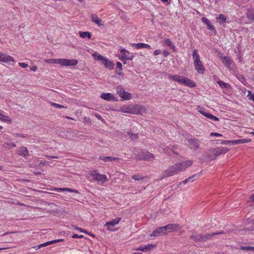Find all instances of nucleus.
<instances>
[{
  "label": "nucleus",
  "mask_w": 254,
  "mask_h": 254,
  "mask_svg": "<svg viewBox=\"0 0 254 254\" xmlns=\"http://www.w3.org/2000/svg\"><path fill=\"white\" fill-rule=\"evenodd\" d=\"M205 117H206V118H207L208 119L211 120H213V121H219V119L213 116L212 114L209 113H208L207 114H206V115H205Z\"/></svg>",
  "instance_id": "c9c22d12"
},
{
  "label": "nucleus",
  "mask_w": 254,
  "mask_h": 254,
  "mask_svg": "<svg viewBox=\"0 0 254 254\" xmlns=\"http://www.w3.org/2000/svg\"><path fill=\"white\" fill-rule=\"evenodd\" d=\"M183 171L182 165H181V163L176 164L166 169L162 174L161 179H162L166 177L173 176Z\"/></svg>",
  "instance_id": "20e7f679"
},
{
  "label": "nucleus",
  "mask_w": 254,
  "mask_h": 254,
  "mask_svg": "<svg viewBox=\"0 0 254 254\" xmlns=\"http://www.w3.org/2000/svg\"><path fill=\"white\" fill-rule=\"evenodd\" d=\"M93 115L99 120L101 121L103 123L105 122V120L102 117L97 113H94Z\"/></svg>",
  "instance_id": "de8ad7c7"
},
{
  "label": "nucleus",
  "mask_w": 254,
  "mask_h": 254,
  "mask_svg": "<svg viewBox=\"0 0 254 254\" xmlns=\"http://www.w3.org/2000/svg\"><path fill=\"white\" fill-rule=\"evenodd\" d=\"M201 21L207 25L208 29L214 32H216V30L214 29L213 25L211 24V22L208 19H207L206 17H203L201 18Z\"/></svg>",
  "instance_id": "dca6fc26"
},
{
  "label": "nucleus",
  "mask_w": 254,
  "mask_h": 254,
  "mask_svg": "<svg viewBox=\"0 0 254 254\" xmlns=\"http://www.w3.org/2000/svg\"><path fill=\"white\" fill-rule=\"evenodd\" d=\"M190 239L193 240L196 242H202V234L192 235L190 236Z\"/></svg>",
  "instance_id": "5701e85b"
},
{
  "label": "nucleus",
  "mask_w": 254,
  "mask_h": 254,
  "mask_svg": "<svg viewBox=\"0 0 254 254\" xmlns=\"http://www.w3.org/2000/svg\"><path fill=\"white\" fill-rule=\"evenodd\" d=\"M117 67L116 69V73L119 75L121 76H124V74L122 72V63L120 62H118L116 64Z\"/></svg>",
  "instance_id": "4be33fe9"
},
{
  "label": "nucleus",
  "mask_w": 254,
  "mask_h": 254,
  "mask_svg": "<svg viewBox=\"0 0 254 254\" xmlns=\"http://www.w3.org/2000/svg\"><path fill=\"white\" fill-rule=\"evenodd\" d=\"M13 136L14 137H19L21 138H26L28 136V134H22V133H14Z\"/></svg>",
  "instance_id": "79ce46f5"
},
{
  "label": "nucleus",
  "mask_w": 254,
  "mask_h": 254,
  "mask_svg": "<svg viewBox=\"0 0 254 254\" xmlns=\"http://www.w3.org/2000/svg\"><path fill=\"white\" fill-rule=\"evenodd\" d=\"M125 58H126V55H123V56H120L119 57V59L122 61H123V60H125Z\"/></svg>",
  "instance_id": "338daca9"
},
{
  "label": "nucleus",
  "mask_w": 254,
  "mask_h": 254,
  "mask_svg": "<svg viewBox=\"0 0 254 254\" xmlns=\"http://www.w3.org/2000/svg\"><path fill=\"white\" fill-rule=\"evenodd\" d=\"M169 78L179 83L188 86L192 88L195 86V83L188 77H184L183 76L175 75H171L169 77Z\"/></svg>",
  "instance_id": "423d86ee"
},
{
  "label": "nucleus",
  "mask_w": 254,
  "mask_h": 254,
  "mask_svg": "<svg viewBox=\"0 0 254 254\" xmlns=\"http://www.w3.org/2000/svg\"><path fill=\"white\" fill-rule=\"evenodd\" d=\"M120 52H121V53L122 54H125L126 53H128V51H127V50H126V49H121V51H120Z\"/></svg>",
  "instance_id": "0e129e2a"
},
{
  "label": "nucleus",
  "mask_w": 254,
  "mask_h": 254,
  "mask_svg": "<svg viewBox=\"0 0 254 254\" xmlns=\"http://www.w3.org/2000/svg\"><path fill=\"white\" fill-rule=\"evenodd\" d=\"M58 61V64L63 66L75 65L78 63V61L76 60H68L66 59H59Z\"/></svg>",
  "instance_id": "6e6552de"
},
{
  "label": "nucleus",
  "mask_w": 254,
  "mask_h": 254,
  "mask_svg": "<svg viewBox=\"0 0 254 254\" xmlns=\"http://www.w3.org/2000/svg\"><path fill=\"white\" fill-rule=\"evenodd\" d=\"M1 116H3V115L1 114H0V120L2 121L5 122H8L9 123L11 122V120L9 119V118L8 116H4V119H2Z\"/></svg>",
  "instance_id": "37998d69"
},
{
  "label": "nucleus",
  "mask_w": 254,
  "mask_h": 254,
  "mask_svg": "<svg viewBox=\"0 0 254 254\" xmlns=\"http://www.w3.org/2000/svg\"><path fill=\"white\" fill-rule=\"evenodd\" d=\"M64 135L67 140H72L77 137L76 133L73 131H67L64 133Z\"/></svg>",
  "instance_id": "2eb2a0df"
},
{
  "label": "nucleus",
  "mask_w": 254,
  "mask_h": 254,
  "mask_svg": "<svg viewBox=\"0 0 254 254\" xmlns=\"http://www.w3.org/2000/svg\"><path fill=\"white\" fill-rule=\"evenodd\" d=\"M66 190L67 191H69V192H75V193L79 192L77 190L72 189L68 188V190Z\"/></svg>",
  "instance_id": "13d9d810"
},
{
  "label": "nucleus",
  "mask_w": 254,
  "mask_h": 254,
  "mask_svg": "<svg viewBox=\"0 0 254 254\" xmlns=\"http://www.w3.org/2000/svg\"><path fill=\"white\" fill-rule=\"evenodd\" d=\"M91 21L96 23L99 26H103V24L101 22V20L98 18V16L95 14L91 15Z\"/></svg>",
  "instance_id": "6ab92c4d"
},
{
  "label": "nucleus",
  "mask_w": 254,
  "mask_h": 254,
  "mask_svg": "<svg viewBox=\"0 0 254 254\" xmlns=\"http://www.w3.org/2000/svg\"><path fill=\"white\" fill-rule=\"evenodd\" d=\"M176 228V225L174 224H168L166 226L159 227L154 231L152 232V233L150 235V237H158L160 236H162L165 234L167 232H170L171 230H174V229Z\"/></svg>",
  "instance_id": "39448f33"
},
{
  "label": "nucleus",
  "mask_w": 254,
  "mask_h": 254,
  "mask_svg": "<svg viewBox=\"0 0 254 254\" xmlns=\"http://www.w3.org/2000/svg\"><path fill=\"white\" fill-rule=\"evenodd\" d=\"M161 51L160 50H156V51H154V55L156 56V55H158L159 54H161Z\"/></svg>",
  "instance_id": "052dcab7"
},
{
  "label": "nucleus",
  "mask_w": 254,
  "mask_h": 254,
  "mask_svg": "<svg viewBox=\"0 0 254 254\" xmlns=\"http://www.w3.org/2000/svg\"><path fill=\"white\" fill-rule=\"evenodd\" d=\"M64 241V239H57V240H52V241H49V243L50 245H51V244H53L58 243L60 242H63Z\"/></svg>",
  "instance_id": "09e8293b"
},
{
  "label": "nucleus",
  "mask_w": 254,
  "mask_h": 254,
  "mask_svg": "<svg viewBox=\"0 0 254 254\" xmlns=\"http://www.w3.org/2000/svg\"><path fill=\"white\" fill-rule=\"evenodd\" d=\"M144 249H145L144 247L143 246H140L137 248L134 249V250L136 251H140L145 252Z\"/></svg>",
  "instance_id": "3c124183"
},
{
  "label": "nucleus",
  "mask_w": 254,
  "mask_h": 254,
  "mask_svg": "<svg viewBox=\"0 0 254 254\" xmlns=\"http://www.w3.org/2000/svg\"><path fill=\"white\" fill-rule=\"evenodd\" d=\"M210 136H222V135L221 134L218 133L211 132L210 133Z\"/></svg>",
  "instance_id": "5fc2aeb1"
},
{
  "label": "nucleus",
  "mask_w": 254,
  "mask_h": 254,
  "mask_svg": "<svg viewBox=\"0 0 254 254\" xmlns=\"http://www.w3.org/2000/svg\"><path fill=\"white\" fill-rule=\"evenodd\" d=\"M49 242H47L46 243H43L42 244H40L39 245V246H40V248H42V247H46V246H47L48 245H49Z\"/></svg>",
  "instance_id": "bf43d9fd"
},
{
  "label": "nucleus",
  "mask_w": 254,
  "mask_h": 254,
  "mask_svg": "<svg viewBox=\"0 0 254 254\" xmlns=\"http://www.w3.org/2000/svg\"><path fill=\"white\" fill-rule=\"evenodd\" d=\"M195 69L199 74H203L204 71V67L200 61L194 62Z\"/></svg>",
  "instance_id": "ddd939ff"
},
{
  "label": "nucleus",
  "mask_w": 254,
  "mask_h": 254,
  "mask_svg": "<svg viewBox=\"0 0 254 254\" xmlns=\"http://www.w3.org/2000/svg\"><path fill=\"white\" fill-rule=\"evenodd\" d=\"M93 176V179L98 182L101 181L102 182H105L107 181V178L105 175H101L97 173L96 171H93L91 174Z\"/></svg>",
  "instance_id": "9b49d317"
},
{
  "label": "nucleus",
  "mask_w": 254,
  "mask_h": 254,
  "mask_svg": "<svg viewBox=\"0 0 254 254\" xmlns=\"http://www.w3.org/2000/svg\"><path fill=\"white\" fill-rule=\"evenodd\" d=\"M228 150V148L224 147H217L216 148H212L206 151L204 156L206 157V160L207 162H210L215 159L220 154H225Z\"/></svg>",
  "instance_id": "f03ea898"
},
{
  "label": "nucleus",
  "mask_w": 254,
  "mask_h": 254,
  "mask_svg": "<svg viewBox=\"0 0 254 254\" xmlns=\"http://www.w3.org/2000/svg\"><path fill=\"white\" fill-rule=\"evenodd\" d=\"M217 21L220 24L224 23L226 22V17L222 14H220L216 18Z\"/></svg>",
  "instance_id": "c85d7f7f"
},
{
  "label": "nucleus",
  "mask_w": 254,
  "mask_h": 254,
  "mask_svg": "<svg viewBox=\"0 0 254 254\" xmlns=\"http://www.w3.org/2000/svg\"><path fill=\"white\" fill-rule=\"evenodd\" d=\"M0 62L6 63L9 65H13L15 61L12 57L0 53Z\"/></svg>",
  "instance_id": "1a4fd4ad"
},
{
  "label": "nucleus",
  "mask_w": 254,
  "mask_h": 254,
  "mask_svg": "<svg viewBox=\"0 0 254 254\" xmlns=\"http://www.w3.org/2000/svg\"><path fill=\"white\" fill-rule=\"evenodd\" d=\"M241 250L248 251H254V247L251 246H241Z\"/></svg>",
  "instance_id": "e433bc0d"
},
{
  "label": "nucleus",
  "mask_w": 254,
  "mask_h": 254,
  "mask_svg": "<svg viewBox=\"0 0 254 254\" xmlns=\"http://www.w3.org/2000/svg\"><path fill=\"white\" fill-rule=\"evenodd\" d=\"M190 145V148L193 150H197L200 145V141L197 138H190L188 140Z\"/></svg>",
  "instance_id": "9d476101"
},
{
  "label": "nucleus",
  "mask_w": 254,
  "mask_h": 254,
  "mask_svg": "<svg viewBox=\"0 0 254 254\" xmlns=\"http://www.w3.org/2000/svg\"><path fill=\"white\" fill-rule=\"evenodd\" d=\"M99 159L100 160H103L105 162L115 161V160H118L119 159L118 158H115V157H110V156H107V157L100 156Z\"/></svg>",
  "instance_id": "bb28decb"
},
{
  "label": "nucleus",
  "mask_w": 254,
  "mask_h": 254,
  "mask_svg": "<svg viewBox=\"0 0 254 254\" xmlns=\"http://www.w3.org/2000/svg\"><path fill=\"white\" fill-rule=\"evenodd\" d=\"M145 177H141L138 174L134 175L132 176V178L135 181H140L144 179Z\"/></svg>",
  "instance_id": "4c0bfd02"
},
{
  "label": "nucleus",
  "mask_w": 254,
  "mask_h": 254,
  "mask_svg": "<svg viewBox=\"0 0 254 254\" xmlns=\"http://www.w3.org/2000/svg\"><path fill=\"white\" fill-rule=\"evenodd\" d=\"M79 35L81 38H85L87 37L88 39H90L91 37V34L89 32H82L79 31Z\"/></svg>",
  "instance_id": "c756f323"
},
{
  "label": "nucleus",
  "mask_w": 254,
  "mask_h": 254,
  "mask_svg": "<svg viewBox=\"0 0 254 254\" xmlns=\"http://www.w3.org/2000/svg\"><path fill=\"white\" fill-rule=\"evenodd\" d=\"M51 106L55 107L57 108H65L66 107H64L63 105H60L55 103H51Z\"/></svg>",
  "instance_id": "c03bdc74"
},
{
  "label": "nucleus",
  "mask_w": 254,
  "mask_h": 254,
  "mask_svg": "<svg viewBox=\"0 0 254 254\" xmlns=\"http://www.w3.org/2000/svg\"><path fill=\"white\" fill-rule=\"evenodd\" d=\"M192 58L194 62L200 61L199 55L197 54V50L196 49H194L193 51Z\"/></svg>",
  "instance_id": "72a5a7b5"
},
{
  "label": "nucleus",
  "mask_w": 254,
  "mask_h": 254,
  "mask_svg": "<svg viewBox=\"0 0 254 254\" xmlns=\"http://www.w3.org/2000/svg\"><path fill=\"white\" fill-rule=\"evenodd\" d=\"M120 218H116L113 220H112L111 221L107 222L105 224L106 226H108L107 229L110 230L109 226L114 227L115 225L118 224L119 222L121 220Z\"/></svg>",
  "instance_id": "412c9836"
},
{
  "label": "nucleus",
  "mask_w": 254,
  "mask_h": 254,
  "mask_svg": "<svg viewBox=\"0 0 254 254\" xmlns=\"http://www.w3.org/2000/svg\"><path fill=\"white\" fill-rule=\"evenodd\" d=\"M58 59H51L46 60V62L49 64H58Z\"/></svg>",
  "instance_id": "a18cd8bd"
},
{
  "label": "nucleus",
  "mask_w": 254,
  "mask_h": 254,
  "mask_svg": "<svg viewBox=\"0 0 254 254\" xmlns=\"http://www.w3.org/2000/svg\"><path fill=\"white\" fill-rule=\"evenodd\" d=\"M163 55L164 57H167L170 55V52L168 51L165 50L163 52Z\"/></svg>",
  "instance_id": "4d7b16f0"
},
{
  "label": "nucleus",
  "mask_w": 254,
  "mask_h": 254,
  "mask_svg": "<svg viewBox=\"0 0 254 254\" xmlns=\"http://www.w3.org/2000/svg\"><path fill=\"white\" fill-rule=\"evenodd\" d=\"M247 16L249 19L254 22V9L249 10L247 13Z\"/></svg>",
  "instance_id": "473e14b6"
},
{
  "label": "nucleus",
  "mask_w": 254,
  "mask_h": 254,
  "mask_svg": "<svg viewBox=\"0 0 254 254\" xmlns=\"http://www.w3.org/2000/svg\"><path fill=\"white\" fill-rule=\"evenodd\" d=\"M127 134L132 141H135L138 138V134H134L131 131H127Z\"/></svg>",
  "instance_id": "7c9ffc66"
},
{
  "label": "nucleus",
  "mask_w": 254,
  "mask_h": 254,
  "mask_svg": "<svg viewBox=\"0 0 254 254\" xmlns=\"http://www.w3.org/2000/svg\"><path fill=\"white\" fill-rule=\"evenodd\" d=\"M133 47H135L136 49H140V48H148L151 49V47L149 45L145 44V43H139L137 44H133L132 45Z\"/></svg>",
  "instance_id": "b1692460"
},
{
  "label": "nucleus",
  "mask_w": 254,
  "mask_h": 254,
  "mask_svg": "<svg viewBox=\"0 0 254 254\" xmlns=\"http://www.w3.org/2000/svg\"><path fill=\"white\" fill-rule=\"evenodd\" d=\"M17 154L20 156L26 158L29 156V151L26 147L21 146L17 150Z\"/></svg>",
  "instance_id": "f8f14e48"
},
{
  "label": "nucleus",
  "mask_w": 254,
  "mask_h": 254,
  "mask_svg": "<svg viewBox=\"0 0 254 254\" xmlns=\"http://www.w3.org/2000/svg\"><path fill=\"white\" fill-rule=\"evenodd\" d=\"M197 176V174H195L192 176H190L183 181L182 183L184 184H187L189 182H192L194 181V178ZM181 184L182 182L180 183L178 185H177V187H179Z\"/></svg>",
  "instance_id": "a878e982"
},
{
  "label": "nucleus",
  "mask_w": 254,
  "mask_h": 254,
  "mask_svg": "<svg viewBox=\"0 0 254 254\" xmlns=\"http://www.w3.org/2000/svg\"><path fill=\"white\" fill-rule=\"evenodd\" d=\"M76 229L77 230H79V231H80L81 232H82V233H84L85 234H88L89 235L94 237L93 235H92V234H90L89 233H88L85 230L82 229L78 228V227H77Z\"/></svg>",
  "instance_id": "8fccbe9b"
},
{
  "label": "nucleus",
  "mask_w": 254,
  "mask_h": 254,
  "mask_svg": "<svg viewBox=\"0 0 254 254\" xmlns=\"http://www.w3.org/2000/svg\"><path fill=\"white\" fill-rule=\"evenodd\" d=\"M84 236L83 235H78L77 234H73L72 236V238H83Z\"/></svg>",
  "instance_id": "6e6d98bb"
},
{
  "label": "nucleus",
  "mask_w": 254,
  "mask_h": 254,
  "mask_svg": "<svg viewBox=\"0 0 254 254\" xmlns=\"http://www.w3.org/2000/svg\"><path fill=\"white\" fill-rule=\"evenodd\" d=\"M224 233L222 231L218 233H212L211 234H202V240L203 242H205L208 240H210L214 236L217 235L219 234H224Z\"/></svg>",
  "instance_id": "f3484780"
},
{
  "label": "nucleus",
  "mask_w": 254,
  "mask_h": 254,
  "mask_svg": "<svg viewBox=\"0 0 254 254\" xmlns=\"http://www.w3.org/2000/svg\"><path fill=\"white\" fill-rule=\"evenodd\" d=\"M7 145H10L11 147H15L16 144L14 143H6Z\"/></svg>",
  "instance_id": "69168bd1"
},
{
  "label": "nucleus",
  "mask_w": 254,
  "mask_h": 254,
  "mask_svg": "<svg viewBox=\"0 0 254 254\" xmlns=\"http://www.w3.org/2000/svg\"><path fill=\"white\" fill-rule=\"evenodd\" d=\"M102 63L105 67L109 69H112L114 67L115 64L113 62L106 58H104Z\"/></svg>",
  "instance_id": "4468645a"
},
{
  "label": "nucleus",
  "mask_w": 254,
  "mask_h": 254,
  "mask_svg": "<svg viewBox=\"0 0 254 254\" xmlns=\"http://www.w3.org/2000/svg\"><path fill=\"white\" fill-rule=\"evenodd\" d=\"M92 57L94 58V60L98 61H102L104 59V57L102 56L101 55L99 54L97 52H94L92 54Z\"/></svg>",
  "instance_id": "cd10ccee"
},
{
  "label": "nucleus",
  "mask_w": 254,
  "mask_h": 254,
  "mask_svg": "<svg viewBox=\"0 0 254 254\" xmlns=\"http://www.w3.org/2000/svg\"><path fill=\"white\" fill-rule=\"evenodd\" d=\"M170 47V48L171 49L173 50V51L174 52H176V47H175V46L173 44H172Z\"/></svg>",
  "instance_id": "e2e57ef3"
},
{
  "label": "nucleus",
  "mask_w": 254,
  "mask_h": 254,
  "mask_svg": "<svg viewBox=\"0 0 254 254\" xmlns=\"http://www.w3.org/2000/svg\"><path fill=\"white\" fill-rule=\"evenodd\" d=\"M120 111L122 113L135 115L145 113L147 112V110L144 106L138 104L124 106L121 108Z\"/></svg>",
  "instance_id": "f257e3e1"
},
{
  "label": "nucleus",
  "mask_w": 254,
  "mask_h": 254,
  "mask_svg": "<svg viewBox=\"0 0 254 254\" xmlns=\"http://www.w3.org/2000/svg\"><path fill=\"white\" fill-rule=\"evenodd\" d=\"M100 97L106 101L115 100L114 96L112 94L110 93H102L101 94Z\"/></svg>",
  "instance_id": "a211bd4d"
},
{
  "label": "nucleus",
  "mask_w": 254,
  "mask_h": 254,
  "mask_svg": "<svg viewBox=\"0 0 254 254\" xmlns=\"http://www.w3.org/2000/svg\"><path fill=\"white\" fill-rule=\"evenodd\" d=\"M19 65L20 67L22 68H26L28 66V64H26L24 63H19Z\"/></svg>",
  "instance_id": "603ef678"
},
{
  "label": "nucleus",
  "mask_w": 254,
  "mask_h": 254,
  "mask_svg": "<svg viewBox=\"0 0 254 254\" xmlns=\"http://www.w3.org/2000/svg\"><path fill=\"white\" fill-rule=\"evenodd\" d=\"M183 171L182 165H181V163L176 164L166 169L162 174L161 179H162L166 177L173 176Z\"/></svg>",
  "instance_id": "7ed1b4c3"
},
{
  "label": "nucleus",
  "mask_w": 254,
  "mask_h": 254,
  "mask_svg": "<svg viewBox=\"0 0 254 254\" xmlns=\"http://www.w3.org/2000/svg\"><path fill=\"white\" fill-rule=\"evenodd\" d=\"M30 69L32 71H36V70L37 69V67L36 66H32L30 67Z\"/></svg>",
  "instance_id": "680f3d73"
},
{
  "label": "nucleus",
  "mask_w": 254,
  "mask_h": 254,
  "mask_svg": "<svg viewBox=\"0 0 254 254\" xmlns=\"http://www.w3.org/2000/svg\"><path fill=\"white\" fill-rule=\"evenodd\" d=\"M250 200L252 202H254V194L251 196L250 197Z\"/></svg>",
  "instance_id": "774afa93"
},
{
  "label": "nucleus",
  "mask_w": 254,
  "mask_h": 254,
  "mask_svg": "<svg viewBox=\"0 0 254 254\" xmlns=\"http://www.w3.org/2000/svg\"><path fill=\"white\" fill-rule=\"evenodd\" d=\"M147 160L150 161L154 159L153 155L152 153L147 152L144 157Z\"/></svg>",
  "instance_id": "58836bf2"
},
{
  "label": "nucleus",
  "mask_w": 254,
  "mask_h": 254,
  "mask_svg": "<svg viewBox=\"0 0 254 254\" xmlns=\"http://www.w3.org/2000/svg\"><path fill=\"white\" fill-rule=\"evenodd\" d=\"M232 140H223L221 141V144H231Z\"/></svg>",
  "instance_id": "864d4df0"
},
{
  "label": "nucleus",
  "mask_w": 254,
  "mask_h": 254,
  "mask_svg": "<svg viewBox=\"0 0 254 254\" xmlns=\"http://www.w3.org/2000/svg\"><path fill=\"white\" fill-rule=\"evenodd\" d=\"M181 165H182V167L184 171L186 169V168L192 165V162L191 160H189V161L182 162V163H181Z\"/></svg>",
  "instance_id": "2f4dec72"
},
{
  "label": "nucleus",
  "mask_w": 254,
  "mask_h": 254,
  "mask_svg": "<svg viewBox=\"0 0 254 254\" xmlns=\"http://www.w3.org/2000/svg\"><path fill=\"white\" fill-rule=\"evenodd\" d=\"M162 148L163 150V152L165 154L169 153L168 151V149L170 150L174 154L177 155H178V153L177 152H176L174 150V149H177V147L174 146L170 145L167 147V149L164 148L163 147H162Z\"/></svg>",
  "instance_id": "393cba45"
},
{
  "label": "nucleus",
  "mask_w": 254,
  "mask_h": 254,
  "mask_svg": "<svg viewBox=\"0 0 254 254\" xmlns=\"http://www.w3.org/2000/svg\"><path fill=\"white\" fill-rule=\"evenodd\" d=\"M164 43L167 46L170 47L173 43L171 41V40L169 39H164L163 40Z\"/></svg>",
  "instance_id": "49530a36"
},
{
  "label": "nucleus",
  "mask_w": 254,
  "mask_h": 254,
  "mask_svg": "<svg viewBox=\"0 0 254 254\" xmlns=\"http://www.w3.org/2000/svg\"><path fill=\"white\" fill-rule=\"evenodd\" d=\"M144 247L145 249L144 252H145L156 247V245L154 244H148L147 245L144 246Z\"/></svg>",
  "instance_id": "ea45409f"
},
{
  "label": "nucleus",
  "mask_w": 254,
  "mask_h": 254,
  "mask_svg": "<svg viewBox=\"0 0 254 254\" xmlns=\"http://www.w3.org/2000/svg\"><path fill=\"white\" fill-rule=\"evenodd\" d=\"M218 84L222 88L227 89L230 87V85L229 84L227 83H225L222 81H217Z\"/></svg>",
  "instance_id": "f704fd0d"
},
{
  "label": "nucleus",
  "mask_w": 254,
  "mask_h": 254,
  "mask_svg": "<svg viewBox=\"0 0 254 254\" xmlns=\"http://www.w3.org/2000/svg\"><path fill=\"white\" fill-rule=\"evenodd\" d=\"M117 92L118 94L124 100H128L131 98V94L128 92H126L122 85L117 86Z\"/></svg>",
  "instance_id": "0eeeda50"
},
{
  "label": "nucleus",
  "mask_w": 254,
  "mask_h": 254,
  "mask_svg": "<svg viewBox=\"0 0 254 254\" xmlns=\"http://www.w3.org/2000/svg\"><path fill=\"white\" fill-rule=\"evenodd\" d=\"M251 141V139L250 138H243V139H239L237 140H233L231 141L232 144H239L242 143H246L250 142Z\"/></svg>",
  "instance_id": "aec40b11"
},
{
  "label": "nucleus",
  "mask_w": 254,
  "mask_h": 254,
  "mask_svg": "<svg viewBox=\"0 0 254 254\" xmlns=\"http://www.w3.org/2000/svg\"><path fill=\"white\" fill-rule=\"evenodd\" d=\"M222 61L223 63H225L228 66H230L231 64V61L226 57H224Z\"/></svg>",
  "instance_id": "a19ab883"
}]
</instances>
